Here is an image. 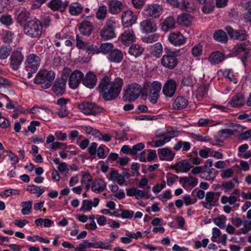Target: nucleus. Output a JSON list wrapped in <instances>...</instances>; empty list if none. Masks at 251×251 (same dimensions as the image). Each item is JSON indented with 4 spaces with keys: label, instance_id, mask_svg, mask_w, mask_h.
<instances>
[{
    "label": "nucleus",
    "instance_id": "f257e3e1",
    "mask_svg": "<svg viewBox=\"0 0 251 251\" xmlns=\"http://www.w3.org/2000/svg\"><path fill=\"white\" fill-rule=\"evenodd\" d=\"M123 84L122 78L117 77L113 81H111L108 76H104L100 81L99 89L105 100H111L116 99L120 94Z\"/></svg>",
    "mask_w": 251,
    "mask_h": 251
},
{
    "label": "nucleus",
    "instance_id": "f03ea898",
    "mask_svg": "<svg viewBox=\"0 0 251 251\" xmlns=\"http://www.w3.org/2000/svg\"><path fill=\"white\" fill-rule=\"evenodd\" d=\"M42 24L37 19L28 21L24 26V33L31 38H39L42 34Z\"/></svg>",
    "mask_w": 251,
    "mask_h": 251
},
{
    "label": "nucleus",
    "instance_id": "7ed1b4c3",
    "mask_svg": "<svg viewBox=\"0 0 251 251\" xmlns=\"http://www.w3.org/2000/svg\"><path fill=\"white\" fill-rule=\"evenodd\" d=\"M162 88L161 83L157 81L152 82H146L144 86V90L149 97V100L155 103L159 98V93Z\"/></svg>",
    "mask_w": 251,
    "mask_h": 251
},
{
    "label": "nucleus",
    "instance_id": "20e7f679",
    "mask_svg": "<svg viewBox=\"0 0 251 251\" xmlns=\"http://www.w3.org/2000/svg\"><path fill=\"white\" fill-rule=\"evenodd\" d=\"M55 76L53 71H40L35 77L34 82L36 84H41L43 88L47 89L51 86Z\"/></svg>",
    "mask_w": 251,
    "mask_h": 251
},
{
    "label": "nucleus",
    "instance_id": "39448f33",
    "mask_svg": "<svg viewBox=\"0 0 251 251\" xmlns=\"http://www.w3.org/2000/svg\"><path fill=\"white\" fill-rule=\"evenodd\" d=\"M176 52L169 49H165V53L161 59V64L165 68L172 70L178 63Z\"/></svg>",
    "mask_w": 251,
    "mask_h": 251
},
{
    "label": "nucleus",
    "instance_id": "423d86ee",
    "mask_svg": "<svg viewBox=\"0 0 251 251\" xmlns=\"http://www.w3.org/2000/svg\"><path fill=\"white\" fill-rule=\"evenodd\" d=\"M142 91V87L138 83H133L127 85L124 96V100L132 101L136 100Z\"/></svg>",
    "mask_w": 251,
    "mask_h": 251
},
{
    "label": "nucleus",
    "instance_id": "0eeeda50",
    "mask_svg": "<svg viewBox=\"0 0 251 251\" xmlns=\"http://www.w3.org/2000/svg\"><path fill=\"white\" fill-rule=\"evenodd\" d=\"M115 22L111 19L106 21L105 26L100 32V35L103 40H107L115 37Z\"/></svg>",
    "mask_w": 251,
    "mask_h": 251
},
{
    "label": "nucleus",
    "instance_id": "6e6552de",
    "mask_svg": "<svg viewBox=\"0 0 251 251\" xmlns=\"http://www.w3.org/2000/svg\"><path fill=\"white\" fill-rule=\"evenodd\" d=\"M79 110L86 115H96L103 112V109L99 107L95 103L84 102L78 106Z\"/></svg>",
    "mask_w": 251,
    "mask_h": 251
},
{
    "label": "nucleus",
    "instance_id": "1a4fd4ad",
    "mask_svg": "<svg viewBox=\"0 0 251 251\" xmlns=\"http://www.w3.org/2000/svg\"><path fill=\"white\" fill-rule=\"evenodd\" d=\"M40 57L35 54L28 55L25 61V67L28 72L36 73L40 64Z\"/></svg>",
    "mask_w": 251,
    "mask_h": 251
},
{
    "label": "nucleus",
    "instance_id": "9d476101",
    "mask_svg": "<svg viewBox=\"0 0 251 251\" xmlns=\"http://www.w3.org/2000/svg\"><path fill=\"white\" fill-rule=\"evenodd\" d=\"M225 29L231 39L242 41L247 38V32L244 28L241 27L239 29H235L231 26L227 25Z\"/></svg>",
    "mask_w": 251,
    "mask_h": 251
},
{
    "label": "nucleus",
    "instance_id": "9b49d317",
    "mask_svg": "<svg viewBox=\"0 0 251 251\" xmlns=\"http://www.w3.org/2000/svg\"><path fill=\"white\" fill-rule=\"evenodd\" d=\"M83 76V73L79 70H75L72 72L69 78L70 87L73 89L77 88L80 82H82Z\"/></svg>",
    "mask_w": 251,
    "mask_h": 251
},
{
    "label": "nucleus",
    "instance_id": "f8f14e48",
    "mask_svg": "<svg viewBox=\"0 0 251 251\" xmlns=\"http://www.w3.org/2000/svg\"><path fill=\"white\" fill-rule=\"evenodd\" d=\"M162 7L156 4L149 5L144 10V14L147 17L156 18L160 16L162 12Z\"/></svg>",
    "mask_w": 251,
    "mask_h": 251
},
{
    "label": "nucleus",
    "instance_id": "ddd939ff",
    "mask_svg": "<svg viewBox=\"0 0 251 251\" xmlns=\"http://www.w3.org/2000/svg\"><path fill=\"white\" fill-rule=\"evenodd\" d=\"M176 87L177 83L176 80L172 78L169 79L163 87V93L166 97L171 98L175 95Z\"/></svg>",
    "mask_w": 251,
    "mask_h": 251
},
{
    "label": "nucleus",
    "instance_id": "4468645a",
    "mask_svg": "<svg viewBox=\"0 0 251 251\" xmlns=\"http://www.w3.org/2000/svg\"><path fill=\"white\" fill-rule=\"evenodd\" d=\"M24 60V55L21 52L13 51L10 57V66L14 70H17L20 67Z\"/></svg>",
    "mask_w": 251,
    "mask_h": 251
},
{
    "label": "nucleus",
    "instance_id": "2eb2a0df",
    "mask_svg": "<svg viewBox=\"0 0 251 251\" xmlns=\"http://www.w3.org/2000/svg\"><path fill=\"white\" fill-rule=\"evenodd\" d=\"M140 29L143 33H151L155 32L157 29L155 22L151 20H144L140 23Z\"/></svg>",
    "mask_w": 251,
    "mask_h": 251
},
{
    "label": "nucleus",
    "instance_id": "dca6fc26",
    "mask_svg": "<svg viewBox=\"0 0 251 251\" xmlns=\"http://www.w3.org/2000/svg\"><path fill=\"white\" fill-rule=\"evenodd\" d=\"M122 21L125 27L131 26L137 20L136 16L131 10H125L122 14Z\"/></svg>",
    "mask_w": 251,
    "mask_h": 251
},
{
    "label": "nucleus",
    "instance_id": "f3484780",
    "mask_svg": "<svg viewBox=\"0 0 251 251\" xmlns=\"http://www.w3.org/2000/svg\"><path fill=\"white\" fill-rule=\"evenodd\" d=\"M136 38L135 34L132 29H127L125 30L120 36L121 42L126 46H129L135 42Z\"/></svg>",
    "mask_w": 251,
    "mask_h": 251
},
{
    "label": "nucleus",
    "instance_id": "a211bd4d",
    "mask_svg": "<svg viewBox=\"0 0 251 251\" xmlns=\"http://www.w3.org/2000/svg\"><path fill=\"white\" fill-rule=\"evenodd\" d=\"M205 197V201L201 202V204L204 208L211 209L213 207L217 205L218 200L215 198V193L214 192H207Z\"/></svg>",
    "mask_w": 251,
    "mask_h": 251
},
{
    "label": "nucleus",
    "instance_id": "6ab92c4d",
    "mask_svg": "<svg viewBox=\"0 0 251 251\" xmlns=\"http://www.w3.org/2000/svg\"><path fill=\"white\" fill-rule=\"evenodd\" d=\"M108 6L109 12L113 15H116L120 13L124 7L122 3L117 0H109L108 3Z\"/></svg>",
    "mask_w": 251,
    "mask_h": 251
},
{
    "label": "nucleus",
    "instance_id": "aec40b11",
    "mask_svg": "<svg viewBox=\"0 0 251 251\" xmlns=\"http://www.w3.org/2000/svg\"><path fill=\"white\" fill-rule=\"evenodd\" d=\"M123 53L118 49H114L110 51L107 56L108 60L112 63H119L123 59Z\"/></svg>",
    "mask_w": 251,
    "mask_h": 251
},
{
    "label": "nucleus",
    "instance_id": "412c9836",
    "mask_svg": "<svg viewBox=\"0 0 251 251\" xmlns=\"http://www.w3.org/2000/svg\"><path fill=\"white\" fill-rule=\"evenodd\" d=\"M97 80L96 75L93 73L89 72L85 77L83 76L82 83L86 87L91 89L96 85Z\"/></svg>",
    "mask_w": 251,
    "mask_h": 251
},
{
    "label": "nucleus",
    "instance_id": "4be33fe9",
    "mask_svg": "<svg viewBox=\"0 0 251 251\" xmlns=\"http://www.w3.org/2000/svg\"><path fill=\"white\" fill-rule=\"evenodd\" d=\"M106 187V182L102 179L97 178L94 180L91 184V189L95 193H100L103 192Z\"/></svg>",
    "mask_w": 251,
    "mask_h": 251
},
{
    "label": "nucleus",
    "instance_id": "5701e85b",
    "mask_svg": "<svg viewBox=\"0 0 251 251\" xmlns=\"http://www.w3.org/2000/svg\"><path fill=\"white\" fill-rule=\"evenodd\" d=\"M225 59L224 53L219 51L212 52L208 58V60L211 64L215 65L223 62Z\"/></svg>",
    "mask_w": 251,
    "mask_h": 251
},
{
    "label": "nucleus",
    "instance_id": "b1692460",
    "mask_svg": "<svg viewBox=\"0 0 251 251\" xmlns=\"http://www.w3.org/2000/svg\"><path fill=\"white\" fill-rule=\"evenodd\" d=\"M158 153L160 158L166 161H172L175 155L171 149L167 148L159 149Z\"/></svg>",
    "mask_w": 251,
    "mask_h": 251
},
{
    "label": "nucleus",
    "instance_id": "393cba45",
    "mask_svg": "<svg viewBox=\"0 0 251 251\" xmlns=\"http://www.w3.org/2000/svg\"><path fill=\"white\" fill-rule=\"evenodd\" d=\"M169 40L175 46H180L185 43V38L180 33H172L169 36Z\"/></svg>",
    "mask_w": 251,
    "mask_h": 251
},
{
    "label": "nucleus",
    "instance_id": "a878e982",
    "mask_svg": "<svg viewBox=\"0 0 251 251\" xmlns=\"http://www.w3.org/2000/svg\"><path fill=\"white\" fill-rule=\"evenodd\" d=\"M100 202V199L95 198L93 201L85 200L83 201L81 210L84 212L90 211L92 207H96Z\"/></svg>",
    "mask_w": 251,
    "mask_h": 251
},
{
    "label": "nucleus",
    "instance_id": "bb28decb",
    "mask_svg": "<svg viewBox=\"0 0 251 251\" xmlns=\"http://www.w3.org/2000/svg\"><path fill=\"white\" fill-rule=\"evenodd\" d=\"M93 182V177L89 172L85 171L82 172L81 183L84 186L86 191H88L91 188V184Z\"/></svg>",
    "mask_w": 251,
    "mask_h": 251
},
{
    "label": "nucleus",
    "instance_id": "cd10ccee",
    "mask_svg": "<svg viewBox=\"0 0 251 251\" xmlns=\"http://www.w3.org/2000/svg\"><path fill=\"white\" fill-rule=\"evenodd\" d=\"M188 103V100L185 98L178 96L173 104V107L175 110L182 109L187 106Z\"/></svg>",
    "mask_w": 251,
    "mask_h": 251
},
{
    "label": "nucleus",
    "instance_id": "c85d7f7f",
    "mask_svg": "<svg viewBox=\"0 0 251 251\" xmlns=\"http://www.w3.org/2000/svg\"><path fill=\"white\" fill-rule=\"evenodd\" d=\"M52 89L58 97L63 95V75L59 78H57L52 86Z\"/></svg>",
    "mask_w": 251,
    "mask_h": 251
},
{
    "label": "nucleus",
    "instance_id": "c756f323",
    "mask_svg": "<svg viewBox=\"0 0 251 251\" xmlns=\"http://www.w3.org/2000/svg\"><path fill=\"white\" fill-rule=\"evenodd\" d=\"M168 142H169V140L166 139L165 134L163 133L156 136L152 142H148V144L153 147H158L164 145Z\"/></svg>",
    "mask_w": 251,
    "mask_h": 251
},
{
    "label": "nucleus",
    "instance_id": "7c9ffc66",
    "mask_svg": "<svg viewBox=\"0 0 251 251\" xmlns=\"http://www.w3.org/2000/svg\"><path fill=\"white\" fill-rule=\"evenodd\" d=\"M79 29L81 34L88 36L91 33L93 26L90 22L84 21L80 24Z\"/></svg>",
    "mask_w": 251,
    "mask_h": 251
},
{
    "label": "nucleus",
    "instance_id": "2f4dec72",
    "mask_svg": "<svg viewBox=\"0 0 251 251\" xmlns=\"http://www.w3.org/2000/svg\"><path fill=\"white\" fill-rule=\"evenodd\" d=\"M175 25L176 21L173 17H167L162 23L161 29L163 31H167L169 29L174 28Z\"/></svg>",
    "mask_w": 251,
    "mask_h": 251
},
{
    "label": "nucleus",
    "instance_id": "473e14b6",
    "mask_svg": "<svg viewBox=\"0 0 251 251\" xmlns=\"http://www.w3.org/2000/svg\"><path fill=\"white\" fill-rule=\"evenodd\" d=\"M193 18L190 14H182L178 16L177 23L180 25L188 26L192 22Z\"/></svg>",
    "mask_w": 251,
    "mask_h": 251
},
{
    "label": "nucleus",
    "instance_id": "72a5a7b5",
    "mask_svg": "<svg viewBox=\"0 0 251 251\" xmlns=\"http://www.w3.org/2000/svg\"><path fill=\"white\" fill-rule=\"evenodd\" d=\"M191 168V163L187 160H184L179 162L175 167L176 171L177 172H187Z\"/></svg>",
    "mask_w": 251,
    "mask_h": 251
},
{
    "label": "nucleus",
    "instance_id": "f704fd0d",
    "mask_svg": "<svg viewBox=\"0 0 251 251\" xmlns=\"http://www.w3.org/2000/svg\"><path fill=\"white\" fill-rule=\"evenodd\" d=\"M245 103V98L243 95L241 93H238L234 96L230 104L232 107H238L242 106Z\"/></svg>",
    "mask_w": 251,
    "mask_h": 251
},
{
    "label": "nucleus",
    "instance_id": "c9c22d12",
    "mask_svg": "<svg viewBox=\"0 0 251 251\" xmlns=\"http://www.w3.org/2000/svg\"><path fill=\"white\" fill-rule=\"evenodd\" d=\"M150 51L151 54L154 57H160L163 52V47L161 44L158 42L152 45L150 47Z\"/></svg>",
    "mask_w": 251,
    "mask_h": 251
},
{
    "label": "nucleus",
    "instance_id": "e433bc0d",
    "mask_svg": "<svg viewBox=\"0 0 251 251\" xmlns=\"http://www.w3.org/2000/svg\"><path fill=\"white\" fill-rule=\"evenodd\" d=\"M144 49L139 44H133L129 48V53L135 57L140 56L144 52Z\"/></svg>",
    "mask_w": 251,
    "mask_h": 251
},
{
    "label": "nucleus",
    "instance_id": "4c0bfd02",
    "mask_svg": "<svg viewBox=\"0 0 251 251\" xmlns=\"http://www.w3.org/2000/svg\"><path fill=\"white\" fill-rule=\"evenodd\" d=\"M218 172L214 168L208 169L201 172V177L207 180H213Z\"/></svg>",
    "mask_w": 251,
    "mask_h": 251
},
{
    "label": "nucleus",
    "instance_id": "58836bf2",
    "mask_svg": "<svg viewBox=\"0 0 251 251\" xmlns=\"http://www.w3.org/2000/svg\"><path fill=\"white\" fill-rule=\"evenodd\" d=\"M83 10V7L78 2H74L69 6V12L72 15H78Z\"/></svg>",
    "mask_w": 251,
    "mask_h": 251
},
{
    "label": "nucleus",
    "instance_id": "ea45409f",
    "mask_svg": "<svg viewBox=\"0 0 251 251\" xmlns=\"http://www.w3.org/2000/svg\"><path fill=\"white\" fill-rule=\"evenodd\" d=\"M213 38L215 40L221 43H226L228 40L226 32L221 29L215 32Z\"/></svg>",
    "mask_w": 251,
    "mask_h": 251
},
{
    "label": "nucleus",
    "instance_id": "a19ab883",
    "mask_svg": "<svg viewBox=\"0 0 251 251\" xmlns=\"http://www.w3.org/2000/svg\"><path fill=\"white\" fill-rule=\"evenodd\" d=\"M208 85H200L196 90V97L199 100H201L205 96L208 89Z\"/></svg>",
    "mask_w": 251,
    "mask_h": 251
},
{
    "label": "nucleus",
    "instance_id": "79ce46f5",
    "mask_svg": "<svg viewBox=\"0 0 251 251\" xmlns=\"http://www.w3.org/2000/svg\"><path fill=\"white\" fill-rule=\"evenodd\" d=\"M32 201H23L21 205L22 207L21 212L23 215H28L31 212Z\"/></svg>",
    "mask_w": 251,
    "mask_h": 251
},
{
    "label": "nucleus",
    "instance_id": "37998d69",
    "mask_svg": "<svg viewBox=\"0 0 251 251\" xmlns=\"http://www.w3.org/2000/svg\"><path fill=\"white\" fill-rule=\"evenodd\" d=\"M190 147L191 145L189 142L179 141L174 145V149L177 151L182 148V151H187L190 150Z\"/></svg>",
    "mask_w": 251,
    "mask_h": 251
},
{
    "label": "nucleus",
    "instance_id": "c03bdc74",
    "mask_svg": "<svg viewBox=\"0 0 251 251\" xmlns=\"http://www.w3.org/2000/svg\"><path fill=\"white\" fill-rule=\"evenodd\" d=\"M14 37V34L13 32L9 30H3L2 39L6 44H10L12 43Z\"/></svg>",
    "mask_w": 251,
    "mask_h": 251
},
{
    "label": "nucleus",
    "instance_id": "a18cd8bd",
    "mask_svg": "<svg viewBox=\"0 0 251 251\" xmlns=\"http://www.w3.org/2000/svg\"><path fill=\"white\" fill-rule=\"evenodd\" d=\"M29 15V14L27 11L24 9L21 10L17 16V19L18 23L21 25H22L28 18Z\"/></svg>",
    "mask_w": 251,
    "mask_h": 251
},
{
    "label": "nucleus",
    "instance_id": "49530a36",
    "mask_svg": "<svg viewBox=\"0 0 251 251\" xmlns=\"http://www.w3.org/2000/svg\"><path fill=\"white\" fill-rule=\"evenodd\" d=\"M107 11V7L105 5L99 6L96 14V18L99 20H103L106 17Z\"/></svg>",
    "mask_w": 251,
    "mask_h": 251
},
{
    "label": "nucleus",
    "instance_id": "de8ad7c7",
    "mask_svg": "<svg viewBox=\"0 0 251 251\" xmlns=\"http://www.w3.org/2000/svg\"><path fill=\"white\" fill-rule=\"evenodd\" d=\"M27 190L31 194H36L37 197H40L45 192L43 188H40L39 187L34 185L29 186Z\"/></svg>",
    "mask_w": 251,
    "mask_h": 251
},
{
    "label": "nucleus",
    "instance_id": "09e8293b",
    "mask_svg": "<svg viewBox=\"0 0 251 251\" xmlns=\"http://www.w3.org/2000/svg\"><path fill=\"white\" fill-rule=\"evenodd\" d=\"M11 50L12 49L10 47L2 46L0 48V59L2 60L6 59L10 55Z\"/></svg>",
    "mask_w": 251,
    "mask_h": 251
},
{
    "label": "nucleus",
    "instance_id": "8fccbe9b",
    "mask_svg": "<svg viewBox=\"0 0 251 251\" xmlns=\"http://www.w3.org/2000/svg\"><path fill=\"white\" fill-rule=\"evenodd\" d=\"M113 48V45L111 43H102L100 45L99 49V51L104 54H109V52L112 50Z\"/></svg>",
    "mask_w": 251,
    "mask_h": 251
},
{
    "label": "nucleus",
    "instance_id": "3c124183",
    "mask_svg": "<svg viewBox=\"0 0 251 251\" xmlns=\"http://www.w3.org/2000/svg\"><path fill=\"white\" fill-rule=\"evenodd\" d=\"M150 186H147L145 189V192H144L143 190H141L136 189L135 196V198L137 200L141 199L144 197H146L147 198H149L150 195L149 194V192L150 191Z\"/></svg>",
    "mask_w": 251,
    "mask_h": 251
},
{
    "label": "nucleus",
    "instance_id": "603ef678",
    "mask_svg": "<svg viewBox=\"0 0 251 251\" xmlns=\"http://www.w3.org/2000/svg\"><path fill=\"white\" fill-rule=\"evenodd\" d=\"M237 198L234 196H230L227 197L224 195L222 197L221 201L223 204H226L229 203L231 205L234 204L237 201Z\"/></svg>",
    "mask_w": 251,
    "mask_h": 251
},
{
    "label": "nucleus",
    "instance_id": "864d4df0",
    "mask_svg": "<svg viewBox=\"0 0 251 251\" xmlns=\"http://www.w3.org/2000/svg\"><path fill=\"white\" fill-rule=\"evenodd\" d=\"M180 180L181 182L187 184L192 187L196 186L198 183L197 179L192 176L182 177Z\"/></svg>",
    "mask_w": 251,
    "mask_h": 251
},
{
    "label": "nucleus",
    "instance_id": "5fc2aeb1",
    "mask_svg": "<svg viewBox=\"0 0 251 251\" xmlns=\"http://www.w3.org/2000/svg\"><path fill=\"white\" fill-rule=\"evenodd\" d=\"M13 22V19L10 15L4 14L0 17V23L5 26L10 25Z\"/></svg>",
    "mask_w": 251,
    "mask_h": 251
},
{
    "label": "nucleus",
    "instance_id": "6e6d98bb",
    "mask_svg": "<svg viewBox=\"0 0 251 251\" xmlns=\"http://www.w3.org/2000/svg\"><path fill=\"white\" fill-rule=\"evenodd\" d=\"M217 124V123L215 121L207 118H201L199 120L198 123V125L200 126H211Z\"/></svg>",
    "mask_w": 251,
    "mask_h": 251
},
{
    "label": "nucleus",
    "instance_id": "4d7b16f0",
    "mask_svg": "<svg viewBox=\"0 0 251 251\" xmlns=\"http://www.w3.org/2000/svg\"><path fill=\"white\" fill-rule=\"evenodd\" d=\"M226 217L225 216H221L215 218L213 220L214 224L220 228H224L226 226Z\"/></svg>",
    "mask_w": 251,
    "mask_h": 251
},
{
    "label": "nucleus",
    "instance_id": "13d9d810",
    "mask_svg": "<svg viewBox=\"0 0 251 251\" xmlns=\"http://www.w3.org/2000/svg\"><path fill=\"white\" fill-rule=\"evenodd\" d=\"M159 37V34L157 33H154L149 35L146 37H144L142 39L143 42L145 43L151 44L153 42L157 41Z\"/></svg>",
    "mask_w": 251,
    "mask_h": 251
},
{
    "label": "nucleus",
    "instance_id": "bf43d9fd",
    "mask_svg": "<svg viewBox=\"0 0 251 251\" xmlns=\"http://www.w3.org/2000/svg\"><path fill=\"white\" fill-rule=\"evenodd\" d=\"M220 176L223 179H228L234 175V170L231 168L222 170Z\"/></svg>",
    "mask_w": 251,
    "mask_h": 251
},
{
    "label": "nucleus",
    "instance_id": "052dcab7",
    "mask_svg": "<svg viewBox=\"0 0 251 251\" xmlns=\"http://www.w3.org/2000/svg\"><path fill=\"white\" fill-rule=\"evenodd\" d=\"M235 185L232 181H227L223 182L220 187L225 192L227 193L233 189Z\"/></svg>",
    "mask_w": 251,
    "mask_h": 251
},
{
    "label": "nucleus",
    "instance_id": "680f3d73",
    "mask_svg": "<svg viewBox=\"0 0 251 251\" xmlns=\"http://www.w3.org/2000/svg\"><path fill=\"white\" fill-rule=\"evenodd\" d=\"M90 248H92V243L89 242L87 240H84L80 243L77 247L75 248V251H81Z\"/></svg>",
    "mask_w": 251,
    "mask_h": 251
},
{
    "label": "nucleus",
    "instance_id": "e2e57ef3",
    "mask_svg": "<svg viewBox=\"0 0 251 251\" xmlns=\"http://www.w3.org/2000/svg\"><path fill=\"white\" fill-rule=\"evenodd\" d=\"M224 75L230 81L232 82L234 84L238 82L237 78L235 77L231 70H226L224 72Z\"/></svg>",
    "mask_w": 251,
    "mask_h": 251
},
{
    "label": "nucleus",
    "instance_id": "0e129e2a",
    "mask_svg": "<svg viewBox=\"0 0 251 251\" xmlns=\"http://www.w3.org/2000/svg\"><path fill=\"white\" fill-rule=\"evenodd\" d=\"M202 46L200 44L194 46L191 50L192 55L195 57L200 56L202 53Z\"/></svg>",
    "mask_w": 251,
    "mask_h": 251
},
{
    "label": "nucleus",
    "instance_id": "69168bd1",
    "mask_svg": "<svg viewBox=\"0 0 251 251\" xmlns=\"http://www.w3.org/2000/svg\"><path fill=\"white\" fill-rule=\"evenodd\" d=\"M62 3L61 0H51L48 3V5L51 9L56 10L61 7Z\"/></svg>",
    "mask_w": 251,
    "mask_h": 251
},
{
    "label": "nucleus",
    "instance_id": "338daca9",
    "mask_svg": "<svg viewBox=\"0 0 251 251\" xmlns=\"http://www.w3.org/2000/svg\"><path fill=\"white\" fill-rule=\"evenodd\" d=\"M92 248H100L105 250H109L111 248L110 244H106L102 241H99L98 242L93 243H92Z\"/></svg>",
    "mask_w": 251,
    "mask_h": 251
},
{
    "label": "nucleus",
    "instance_id": "774afa93",
    "mask_svg": "<svg viewBox=\"0 0 251 251\" xmlns=\"http://www.w3.org/2000/svg\"><path fill=\"white\" fill-rule=\"evenodd\" d=\"M84 49L89 54H94L95 53H98L99 52V49L96 46L88 43Z\"/></svg>",
    "mask_w": 251,
    "mask_h": 251
}]
</instances>
